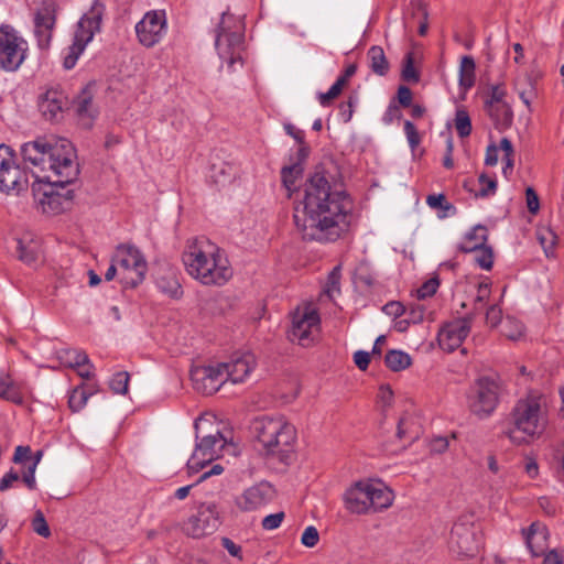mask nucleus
Listing matches in <instances>:
<instances>
[{
    "mask_svg": "<svg viewBox=\"0 0 564 564\" xmlns=\"http://www.w3.org/2000/svg\"><path fill=\"white\" fill-rule=\"evenodd\" d=\"M21 155L25 164L39 169L32 192L39 208L47 215H58L70 208L73 191L65 186L79 175V164L72 142L65 138L39 137L21 145Z\"/></svg>",
    "mask_w": 564,
    "mask_h": 564,
    "instance_id": "f257e3e1",
    "label": "nucleus"
},
{
    "mask_svg": "<svg viewBox=\"0 0 564 564\" xmlns=\"http://www.w3.org/2000/svg\"><path fill=\"white\" fill-rule=\"evenodd\" d=\"M352 203L344 191L333 189L323 172L306 182L303 199L294 208V224L305 240L332 242L347 231Z\"/></svg>",
    "mask_w": 564,
    "mask_h": 564,
    "instance_id": "f03ea898",
    "label": "nucleus"
},
{
    "mask_svg": "<svg viewBox=\"0 0 564 564\" xmlns=\"http://www.w3.org/2000/svg\"><path fill=\"white\" fill-rule=\"evenodd\" d=\"M514 427L507 435L514 444H522L539 436L547 423L545 398L539 392H530L520 399L512 411Z\"/></svg>",
    "mask_w": 564,
    "mask_h": 564,
    "instance_id": "7ed1b4c3",
    "label": "nucleus"
},
{
    "mask_svg": "<svg viewBox=\"0 0 564 564\" xmlns=\"http://www.w3.org/2000/svg\"><path fill=\"white\" fill-rule=\"evenodd\" d=\"M253 433L268 455L276 456L286 463L297 438L295 426L284 416L257 417L252 424Z\"/></svg>",
    "mask_w": 564,
    "mask_h": 564,
    "instance_id": "20e7f679",
    "label": "nucleus"
},
{
    "mask_svg": "<svg viewBox=\"0 0 564 564\" xmlns=\"http://www.w3.org/2000/svg\"><path fill=\"white\" fill-rule=\"evenodd\" d=\"M394 495L384 484L372 480H358L346 489L344 506L354 514L377 513L388 509Z\"/></svg>",
    "mask_w": 564,
    "mask_h": 564,
    "instance_id": "39448f33",
    "label": "nucleus"
},
{
    "mask_svg": "<svg viewBox=\"0 0 564 564\" xmlns=\"http://www.w3.org/2000/svg\"><path fill=\"white\" fill-rule=\"evenodd\" d=\"M225 445L226 440L220 432L206 435L202 438L196 436L194 453L187 460L188 475L202 471L196 484H199L212 476L220 475L224 471V467L220 464H214L210 468H206L212 462L220 456V452Z\"/></svg>",
    "mask_w": 564,
    "mask_h": 564,
    "instance_id": "423d86ee",
    "label": "nucleus"
},
{
    "mask_svg": "<svg viewBox=\"0 0 564 564\" xmlns=\"http://www.w3.org/2000/svg\"><path fill=\"white\" fill-rule=\"evenodd\" d=\"M105 6L100 0H94L89 11L85 13L77 23L73 44L66 48L63 66L72 69L79 56L85 51L87 44L93 40L96 32H99Z\"/></svg>",
    "mask_w": 564,
    "mask_h": 564,
    "instance_id": "0eeeda50",
    "label": "nucleus"
},
{
    "mask_svg": "<svg viewBox=\"0 0 564 564\" xmlns=\"http://www.w3.org/2000/svg\"><path fill=\"white\" fill-rule=\"evenodd\" d=\"M215 45L219 57L226 61L230 68L237 62H242L243 26L232 14L223 13L217 29Z\"/></svg>",
    "mask_w": 564,
    "mask_h": 564,
    "instance_id": "6e6552de",
    "label": "nucleus"
},
{
    "mask_svg": "<svg viewBox=\"0 0 564 564\" xmlns=\"http://www.w3.org/2000/svg\"><path fill=\"white\" fill-rule=\"evenodd\" d=\"M30 173L18 163L14 151L0 145V192L7 195H19L28 189Z\"/></svg>",
    "mask_w": 564,
    "mask_h": 564,
    "instance_id": "1a4fd4ad",
    "label": "nucleus"
},
{
    "mask_svg": "<svg viewBox=\"0 0 564 564\" xmlns=\"http://www.w3.org/2000/svg\"><path fill=\"white\" fill-rule=\"evenodd\" d=\"M113 257L117 265H119V279L123 285L135 288L144 281L148 263L137 247L120 245L117 247Z\"/></svg>",
    "mask_w": 564,
    "mask_h": 564,
    "instance_id": "9d476101",
    "label": "nucleus"
},
{
    "mask_svg": "<svg viewBox=\"0 0 564 564\" xmlns=\"http://www.w3.org/2000/svg\"><path fill=\"white\" fill-rule=\"evenodd\" d=\"M220 248L205 236L188 239L182 254L186 272L193 279L203 275L202 272L210 264Z\"/></svg>",
    "mask_w": 564,
    "mask_h": 564,
    "instance_id": "9b49d317",
    "label": "nucleus"
},
{
    "mask_svg": "<svg viewBox=\"0 0 564 564\" xmlns=\"http://www.w3.org/2000/svg\"><path fill=\"white\" fill-rule=\"evenodd\" d=\"M29 44L11 25L0 26V68L15 72L26 58Z\"/></svg>",
    "mask_w": 564,
    "mask_h": 564,
    "instance_id": "f8f14e48",
    "label": "nucleus"
},
{
    "mask_svg": "<svg viewBox=\"0 0 564 564\" xmlns=\"http://www.w3.org/2000/svg\"><path fill=\"white\" fill-rule=\"evenodd\" d=\"M500 382L496 376H481L471 387L468 397L470 411L479 417L488 416L498 404Z\"/></svg>",
    "mask_w": 564,
    "mask_h": 564,
    "instance_id": "ddd939ff",
    "label": "nucleus"
},
{
    "mask_svg": "<svg viewBox=\"0 0 564 564\" xmlns=\"http://www.w3.org/2000/svg\"><path fill=\"white\" fill-rule=\"evenodd\" d=\"M321 317L312 305L297 307L292 314L288 336L292 343L307 347L314 343L319 332Z\"/></svg>",
    "mask_w": 564,
    "mask_h": 564,
    "instance_id": "4468645a",
    "label": "nucleus"
},
{
    "mask_svg": "<svg viewBox=\"0 0 564 564\" xmlns=\"http://www.w3.org/2000/svg\"><path fill=\"white\" fill-rule=\"evenodd\" d=\"M219 512L216 503L207 502L198 507L197 513L188 518L183 531L192 538L199 539L212 534L219 527Z\"/></svg>",
    "mask_w": 564,
    "mask_h": 564,
    "instance_id": "2eb2a0df",
    "label": "nucleus"
},
{
    "mask_svg": "<svg viewBox=\"0 0 564 564\" xmlns=\"http://www.w3.org/2000/svg\"><path fill=\"white\" fill-rule=\"evenodd\" d=\"M275 495L276 491L273 485L267 480H261L236 496L235 505L242 512H253L272 502Z\"/></svg>",
    "mask_w": 564,
    "mask_h": 564,
    "instance_id": "dca6fc26",
    "label": "nucleus"
},
{
    "mask_svg": "<svg viewBox=\"0 0 564 564\" xmlns=\"http://www.w3.org/2000/svg\"><path fill=\"white\" fill-rule=\"evenodd\" d=\"M139 42L147 47L158 44L166 32V18L164 11H151L135 25Z\"/></svg>",
    "mask_w": 564,
    "mask_h": 564,
    "instance_id": "f3484780",
    "label": "nucleus"
},
{
    "mask_svg": "<svg viewBox=\"0 0 564 564\" xmlns=\"http://www.w3.org/2000/svg\"><path fill=\"white\" fill-rule=\"evenodd\" d=\"M471 322L473 315L470 314L445 324L437 335L440 347L447 352L460 347L470 332Z\"/></svg>",
    "mask_w": 564,
    "mask_h": 564,
    "instance_id": "a211bd4d",
    "label": "nucleus"
},
{
    "mask_svg": "<svg viewBox=\"0 0 564 564\" xmlns=\"http://www.w3.org/2000/svg\"><path fill=\"white\" fill-rule=\"evenodd\" d=\"M191 380L194 389L203 394H213L225 383L219 364L193 367Z\"/></svg>",
    "mask_w": 564,
    "mask_h": 564,
    "instance_id": "6ab92c4d",
    "label": "nucleus"
},
{
    "mask_svg": "<svg viewBox=\"0 0 564 564\" xmlns=\"http://www.w3.org/2000/svg\"><path fill=\"white\" fill-rule=\"evenodd\" d=\"M256 357L251 352L235 354L229 361L219 362L225 382L241 383L256 368Z\"/></svg>",
    "mask_w": 564,
    "mask_h": 564,
    "instance_id": "aec40b11",
    "label": "nucleus"
},
{
    "mask_svg": "<svg viewBox=\"0 0 564 564\" xmlns=\"http://www.w3.org/2000/svg\"><path fill=\"white\" fill-rule=\"evenodd\" d=\"M202 274L196 281L207 286H221L231 279L232 268L223 249H220Z\"/></svg>",
    "mask_w": 564,
    "mask_h": 564,
    "instance_id": "412c9836",
    "label": "nucleus"
},
{
    "mask_svg": "<svg viewBox=\"0 0 564 564\" xmlns=\"http://www.w3.org/2000/svg\"><path fill=\"white\" fill-rule=\"evenodd\" d=\"M55 22H56L55 14H54L53 10L50 9L48 7L41 8L34 13L33 34L36 39L37 47L41 51L48 50V47L51 45L52 37H53Z\"/></svg>",
    "mask_w": 564,
    "mask_h": 564,
    "instance_id": "4be33fe9",
    "label": "nucleus"
},
{
    "mask_svg": "<svg viewBox=\"0 0 564 564\" xmlns=\"http://www.w3.org/2000/svg\"><path fill=\"white\" fill-rule=\"evenodd\" d=\"M66 97L56 89L47 90L39 102L41 113L46 120L57 121L62 118Z\"/></svg>",
    "mask_w": 564,
    "mask_h": 564,
    "instance_id": "5701e85b",
    "label": "nucleus"
},
{
    "mask_svg": "<svg viewBox=\"0 0 564 564\" xmlns=\"http://www.w3.org/2000/svg\"><path fill=\"white\" fill-rule=\"evenodd\" d=\"M155 284L163 294L172 299H180L183 295L177 272L173 268H161L156 273Z\"/></svg>",
    "mask_w": 564,
    "mask_h": 564,
    "instance_id": "b1692460",
    "label": "nucleus"
},
{
    "mask_svg": "<svg viewBox=\"0 0 564 564\" xmlns=\"http://www.w3.org/2000/svg\"><path fill=\"white\" fill-rule=\"evenodd\" d=\"M451 546L462 555H470L474 552L473 533L463 524H455L451 531Z\"/></svg>",
    "mask_w": 564,
    "mask_h": 564,
    "instance_id": "393cba45",
    "label": "nucleus"
},
{
    "mask_svg": "<svg viewBox=\"0 0 564 564\" xmlns=\"http://www.w3.org/2000/svg\"><path fill=\"white\" fill-rule=\"evenodd\" d=\"M547 530L541 523H532L525 532L527 546L533 556L544 554L547 546Z\"/></svg>",
    "mask_w": 564,
    "mask_h": 564,
    "instance_id": "a878e982",
    "label": "nucleus"
},
{
    "mask_svg": "<svg viewBox=\"0 0 564 564\" xmlns=\"http://www.w3.org/2000/svg\"><path fill=\"white\" fill-rule=\"evenodd\" d=\"M488 240V230L482 225L473 227L459 243V250L463 252H471L473 250L482 247Z\"/></svg>",
    "mask_w": 564,
    "mask_h": 564,
    "instance_id": "bb28decb",
    "label": "nucleus"
},
{
    "mask_svg": "<svg viewBox=\"0 0 564 564\" xmlns=\"http://www.w3.org/2000/svg\"><path fill=\"white\" fill-rule=\"evenodd\" d=\"M74 105H75L77 115L82 119L86 118V119L93 120L97 115V110L93 102L91 88L89 86H86L85 88L82 89V91L78 94V96L74 100Z\"/></svg>",
    "mask_w": 564,
    "mask_h": 564,
    "instance_id": "cd10ccee",
    "label": "nucleus"
},
{
    "mask_svg": "<svg viewBox=\"0 0 564 564\" xmlns=\"http://www.w3.org/2000/svg\"><path fill=\"white\" fill-rule=\"evenodd\" d=\"M370 69L378 76H386L390 69V64L381 46L373 45L367 52Z\"/></svg>",
    "mask_w": 564,
    "mask_h": 564,
    "instance_id": "c85d7f7f",
    "label": "nucleus"
},
{
    "mask_svg": "<svg viewBox=\"0 0 564 564\" xmlns=\"http://www.w3.org/2000/svg\"><path fill=\"white\" fill-rule=\"evenodd\" d=\"M497 128H507L512 122V110L507 102L485 106Z\"/></svg>",
    "mask_w": 564,
    "mask_h": 564,
    "instance_id": "c756f323",
    "label": "nucleus"
},
{
    "mask_svg": "<svg viewBox=\"0 0 564 564\" xmlns=\"http://www.w3.org/2000/svg\"><path fill=\"white\" fill-rule=\"evenodd\" d=\"M96 387L95 384H86L75 388L68 399V405L72 409L73 412L80 411L87 400L96 393Z\"/></svg>",
    "mask_w": 564,
    "mask_h": 564,
    "instance_id": "7c9ffc66",
    "label": "nucleus"
},
{
    "mask_svg": "<svg viewBox=\"0 0 564 564\" xmlns=\"http://www.w3.org/2000/svg\"><path fill=\"white\" fill-rule=\"evenodd\" d=\"M17 251L19 259L22 262L31 265L39 260L40 245L32 239L28 241H25L24 239H19Z\"/></svg>",
    "mask_w": 564,
    "mask_h": 564,
    "instance_id": "2f4dec72",
    "label": "nucleus"
},
{
    "mask_svg": "<svg viewBox=\"0 0 564 564\" xmlns=\"http://www.w3.org/2000/svg\"><path fill=\"white\" fill-rule=\"evenodd\" d=\"M411 357L409 354L391 349L386 354L384 362L386 366L392 371H401L411 366Z\"/></svg>",
    "mask_w": 564,
    "mask_h": 564,
    "instance_id": "473e14b6",
    "label": "nucleus"
},
{
    "mask_svg": "<svg viewBox=\"0 0 564 564\" xmlns=\"http://www.w3.org/2000/svg\"><path fill=\"white\" fill-rule=\"evenodd\" d=\"M475 61L471 56H463L459 65V85L466 89L475 84Z\"/></svg>",
    "mask_w": 564,
    "mask_h": 564,
    "instance_id": "72a5a7b5",
    "label": "nucleus"
},
{
    "mask_svg": "<svg viewBox=\"0 0 564 564\" xmlns=\"http://www.w3.org/2000/svg\"><path fill=\"white\" fill-rule=\"evenodd\" d=\"M536 238L542 246L546 257L554 256V248L557 243V235L550 227H541L536 230Z\"/></svg>",
    "mask_w": 564,
    "mask_h": 564,
    "instance_id": "f704fd0d",
    "label": "nucleus"
},
{
    "mask_svg": "<svg viewBox=\"0 0 564 564\" xmlns=\"http://www.w3.org/2000/svg\"><path fill=\"white\" fill-rule=\"evenodd\" d=\"M419 436V430L415 427L414 419L410 415L400 417L397 427V437L399 440L413 441Z\"/></svg>",
    "mask_w": 564,
    "mask_h": 564,
    "instance_id": "c9c22d12",
    "label": "nucleus"
},
{
    "mask_svg": "<svg viewBox=\"0 0 564 564\" xmlns=\"http://www.w3.org/2000/svg\"><path fill=\"white\" fill-rule=\"evenodd\" d=\"M426 204L432 209H438V217L444 218L455 213L453 204L448 203L444 194H433L426 197Z\"/></svg>",
    "mask_w": 564,
    "mask_h": 564,
    "instance_id": "e433bc0d",
    "label": "nucleus"
},
{
    "mask_svg": "<svg viewBox=\"0 0 564 564\" xmlns=\"http://www.w3.org/2000/svg\"><path fill=\"white\" fill-rule=\"evenodd\" d=\"M0 398L13 403H22V397L15 390L12 380L7 375H0Z\"/></svg>",
    "mask_w": 564,
    "mask_h": 564,
    "instance_id": "4c0bfd02",
    "label": "nucleus"
},
{
    "mask_svg": "<svg viewBox=\"0 0 564 564\" xmlns=\"http://www.w3.org/2000/svg\"><path fill=\"white\" fill-rule=\"evenodd\" d=\"M471 252H474V261L479 268L487 271L491 270L494 264V251L491 247L485 245Z\"/></svg>",
    "mask_w": 564,
    "mask_h": 564,
    "instance_id": "58836bf2",
    "label": "nucleus"
},
{
    "mask_svg": "<svg viewBox=\"0 0 564 564\" xmlns=\"http://www.w3.org/2000/svg\"><path fill=\"white\" fill-rule=\"evenodd\" d=\"M303 167L300 163L284 166L281 171L282 183L288 191L295 187L296 180L302 175Z\"/></svg>",
    "mask_w": 564,
    "mask_h": 564,
    "instance_id": "ea45409f",
    "label": "nucleus"
},
{
    "mask_svg": "<svg viewBox=\"0 0 564 564\" xmlns=\"http://www.w3.org/2000/svg\"><path fill=\"white\" fill-rule=\"evenodd\" d=\"M524 327L518 319L508 316L501 326V333L509 339L517 340L523 335Z\"/></svg>",
    "mask_w": 564,
    "mask_h": 564,
    "instance_id": "a19ab883",
    "label": "nucleus"
},
{
    "mask_svg": "<svg viewBox=\"0 0 564 564\" xmlns=\"http://www.w3.org/2000/svg\"><path fill=\"white\" fill-rule=\"evenodd\" d=\"M130 376L127 371H120L113 375L109 382L110 389L118 394H126L128 392Z\"/></svg>",
    "mask_w": 564,
    "mask_h": 564,
    "instance_id": "79ce46f5",
    "label": "nucleus"
},
{
    "mask_svg": "<svg viewBox=\"0 0 564 564\" xmlns=\"http://www.w3.org/2000/svg\"><path fill=\"white\" fill-rule=\"evenodd\" d=\"M480 188L476 193V197H488L496 193L497 181L494 177H489L487 174L481 173L478 177Z\"/></svg>",
    "mask_w": 564,
    "mask_h": 564,
    "instance_id": "37998d69",
    "label": "nucleus"
},
{
    "mask_svg": "<svg viewBox=\"0 0 564 564\" xmlns=\"http://www.w3.org/2000/svg\"><path fill=\"white\" fill-rule=\"evenodd\" d=\"M455 128L460 138L468 137L471 132V122L465 110H457L455 117Z\"/></svg>",
    "mask_w": 564,
    "mask_h": 564,
    "instance_id": "c03bdc74",
    "label": "nucleus"
},
{
    "mask_svg": "<svg viewBox=\"0 0 564 564\" xmlns=\"http://www.w3.org/2000/svg\"><path fill=\"white\" fill-rule=\"evenodd\" d=\"M402 78L406 82L416 83L420 79L419 73L414 67V58L413 53L409 52L404 56L403 67H402Z\"/></svg>",
    "mask_w": 564,
    "mask_h": 564,
    "instance_id": "a18cd8bd",
    "label": "nucleus"
},
{
    "mask_svg": "<svg viewBox=\"0 0 564 564\" xmlns=\"http://www.w3.org/2000/svg\"><path fill=\"white\" fill-rule=\"evenodd\" d=\"M343 80H336L326 93L318 94V101L323 107H327L337 98L343 90Z\"/></svg>",
    "mask_w": 564,
    "mask_h": 564,
    "instance_id": "49530a36",
    "label": "nucleus"
},
{
    "mask_svg": "<svg viewBox=\"0 0 564 564\" xmlns=\"http://www.w3.org/2000/svg\"><path fill=\"white\" fill-rule=\"evenodd\" d=\"M340 268L335 267L327 276L325 293L333 297L334 294L339 293Z\"/></svg>",
    "mask_w": 564,
    "mask_h": 564,
    "instance_id": "de8ad7c7",
    "label": "nucleus"
},
{
    "mask_svg": "<svg viewBox=\"0 0 564 564\" xmlns=\"http://www.w3.org/2000/svg\"><path fill=\"white\" fill-rule=\"evenodd\" d=\"M32 529L35 533L43 538H48L51 535L50 527L44 518L42 511H36L35 516L32 520Z\"/></svg>",
    "mask_w": 564,
    "mask_h": 564,
    "instance_id": "09e8293b",
    "label": "nucleus"
},
{
    "mask_svg": "<svg viewBox=\"0 0 564 564\" xmlns=\"http://www.w3.org/2000/svg\"><path fill=\"white\" fill-rule=\"evenodd\" d=\"M403 315H406V318L411 324H419L424 319L425 308L419 303L410 304L405 307V313Z\"/></svg>",
    "mask_w": 564,
    "mask_h": 564,
    "instance_id": "8fccbe9b",
    "label": "nucleus"
},
{
    "mask_svg": "<svg viewBox=\"0 0 564 564\" xmlns=\"http://www.w3.org/2000/svg\"><path fill=\"white\" fill-rule=\"evenodd\" d=\"M67 357V364L72 368H76L78 366H87L88 356L86 352L77 350V349H69L65 351Z\"/></svg>",
    "mask_w": 564,
    "mask_h": 564,
    "instance_id": "3c124183",
    "label": "nucleus"
},
{
    "mask_svg": "<svg viewBox=\"0 0 564 564\" xmlns=\"http://www.w3.org/2000/svg\"><path fill=\"white\" fill-rule=\"evenodd\" d=\"M490 296V283L489 282H480L477 288V294L474 302V310H480L486 304V301Z\"/></svg>",
    "mask_w": 564,
    "mask_h": 564,
    "instance_id": "603ef678",
    "label": "nucleus"
},
{
    "mask_svg": "<svg viewBox=\"0 0 564 564\" xmlns=\"http://www.w3.org/2000/svg\"><path fill=\"white\" fill-rule=\"evenodd\" d=\"M437 288H438L437 279H430L429 281L424 282L416 290V296L419 300H424L426 297H430L436 293Z\"/></svg>",
    "mask_w": 564,
    "mask_h": 564,
    "instance_id": "864d4df0",
    "label": "nucleus"
},
{
    "mask_svg": "<svg viewBox=\"0 0 564 564\" xmlns=\"http://www.w3.org/2000/svg\"><path fill=\"white\" fill-rule=\"evenodd\" d=\"M404 133L406 135L409 145L412 150H414L420 144L421 138L415 126L409 120L404 121Z\"/></svg>",
    "mask_w": 564,
    "mask_h": 564,
    "instance_id": "5fc2aeb1",
    "label": "nucleus"
},
{
    "mask_svg": "<svg viewBox=\"0 0 564 564\" xmlns=\"http://www.w3.org/2000/svg\"><path fill=\"white\" fill-rule=\"evenodd\" d=\"M319 541V534L315 527H307L301 538V542L306 547H314Z\"/></svg>",
    "mask_w": 564,
    "mask_h": 564,
    "instance_id": "6e6d98bb",
    "label": "nucleus"
},
{
    "mask_svg": "<svg viewBox=\"0 0 564 564\" xmlns=\"http://www.w3.org/2000/svg\"><path fill=\"white\" fill-rule=\"evenodd\" d=\"M505 97H506L505 87L502 85H495L490 88V93H489L488 98L485 101V106L506 102Z\"/></svg>",
    "mask_w": 564,
    "mask_h": 564,
    "instance_id": "4d7b16f0",
    "label": "nucleus"
},
{
    "mask_svg": "<svg viewBox=\"0 0 564 564\" xmlns=\"http://www.w3.org/2000/svg\"><path fill=\"white\" fill-rule=\"evenodd\" d=\"M31 460V447L19 445L14 449L13 462L15 464H21L25 468L30 464Z\"/></svg>",
    "mask_w": 564,
    "mask_h": 564,
    "instance_id": "13d9d810",
    "label": "nucleus"
},
{
    "mask_svg": "<svg viewBox=\"0 0 564 564\" xmlns=\"http://www.w3.org/2000/svg\"><path fill=\"white\" fill-rule=\"evenodd\" d=\"M502 322L501 308L496 304L490 305L486 311V323L491 327H496Z\"/></svg>",
    "mask_w": 564,
    "mask_h": 564,
    "instance_id": "bf43d9fd",
    "label": "nucleus"
},
{
    "mask_svg": "<svg viewBox=\"0 0 564 564\" xmlns=\"http://www.w3.org/2000/svg\"><path fill=\"white\" fill-rule=\"evenodd\" d=\"M402 112L395 100H391L387 110L383 113L382 120L386 124L392 123L395 119H401Z\"/></svg>",
    "mask_w": 564,
    "mask_h": 564,
    "instance_id": "052dcab7",
    "label": "nucleus"
},
{
    "mask_svg": "<svg viewBox=\"0 0 564 564\" xmlns=\"http://www.w3.org/2000/svg\"><path fill=\"white\" fill-rule=\"evenodd\" d=\"M283 519L284 512L271 513L262 519L261 524L264 530H274L281 525Z\"/></svg>",
    "mask_w": 564,
    "mask_h": 564,
    "instance_id": "680f3d73",
    "label": "nucleus"
},
{
    "mask_svg": "<svg viewBox=\"0 0 564 564\" xmlns=\"http://www.w3.org/2000/svg\"><path fill=\"white\" fill-rule=\"evenodd\" d=\"M413 95L408 86L401 85L397 91V104L399 107H410L412 105Z\"/></svg>",
    "mask_w": 564,
    "mask_h": 564,
    "instance_id": "e2e57ef3",
    "label": "nucleus"
},
{
    "mask_svg": "<svg viewBox=\"0 0 564 564\" xmlns=\"http://www.w3.org/2000/svg\"><path fill=\"white\" fill-rule=\"evenodd\" d=\"M525 198H527L528 210L531 214L535 215L540 209V202H539L538 194L535 193V191L532 187H528L525 189Z\"/></svg>",
    "mask_w": 564,
    "mask_h": 564,
    "instance_id": "0e129e2a",
    "label": "nucleus"
},
{
    "mask_svg": "<svg viewBox=\"0 0 564 564\" xmlns=\"http://www.w3.org/2000/svg\"><path fill=\"white\" fill-rule=\"evenodd\" d=\"M221 546L234 557H237L238 560L242 561V550L241 546L236 544L231 539L229 538H221Z\"/></svg>",
    "mask_w": 564,
    "mask_h": 564,
    "instance_id": "69168bd1",
    "label": "nucleus"
},
{
    "mask_svg": "<svg viewBox=\"0 0 564 564\" xmlns=\"http://www.w3.org/2000/svg\"><path fill=\"white\" fill-rule=\"evenodd\" d=\"M543 564H564V546L547 552L544 556Z\"/></svg>",
    "mask_w": 564,
    "mask_h": 564,
    "instance_id": "338daca9",
    "label": "nucleus"
},
{
    "mask_svg": "<svg viewBox=\"0 0 564 564\" xmlns=\"http://www.w3.org/2000/svg\"><path fill=\"white\" fill-rule=\"evenodd\" d=\"M354 362L360 370H366L370 364V354L365 350H358L354 354Z\"/></svg>",
    "mask_w": 564,
    "mask_h": 564,
    "instance_id": "774afa93",
    "label": "nucleus"
}]
</instances>
